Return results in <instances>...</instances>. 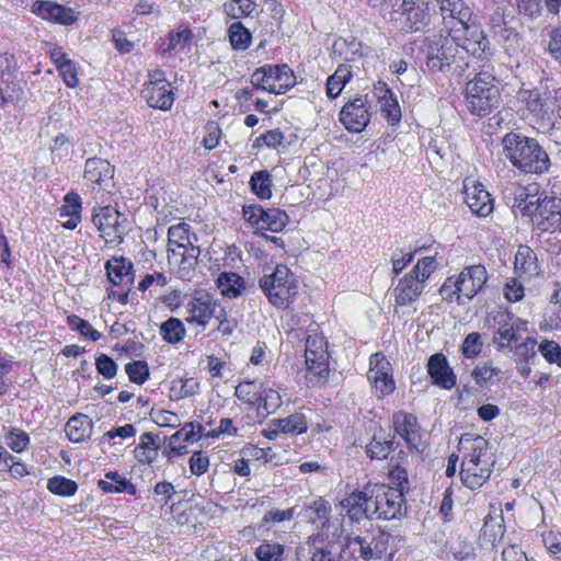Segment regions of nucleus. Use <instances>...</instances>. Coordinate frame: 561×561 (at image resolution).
Segmentation results:
<instances>
[{"mask_svg": "<svg viewBox=\"0 0 561 561\" xmlns=\"http://www.w3.org/2000/svg\"><path fill=\"white\" fill-rule=\"evenodd\" d=\"M251 188L261 199L272 196V178L268 171L254 172L250 180Z\"/></svg>", "mask_w": 561, "mask_h": 561, "instance_id": "49530a36", "label": "nucleus"}, {"mask_svg": "<svg viewBox=\"0 0 561 561\" xmlns=\"http://www.w3.org/2000/svg\"><path fill=\"white\" fill-rule=\"evenodd\" d=\"M95 367L98 373L106 379H112L117 374V364L106 354H101L96 357Z\"/></svg>", "mask_w": 561, "mask_h": 561, "instance_id": "052dcab7", "label": "nucleus"}, {"mask_svg": "<svg viewBox=\"0 0 561 561\" xmlns=\"http://www.w3.org/2000/svg\"><path fill=\"white\" fill-rule=\"evenodd\" d=\"M501 147L505 159L520 173L541 175L550 170L549 154L536 138L510 131L502 138Z\"/></svg>", "mask_w": 561, "mask_h": 561, "instance_id": "f257e3e1", "label": "nucleus"}, {"mask_svg": "<svg viewBox=\"0 0 561 561\" xmlns=\"http://www.w3.org/2000/svg\"><path fill=\"white\" fill-rule=\"evenodd\" d=\"M561 90H548L535 88L531 90H522L519 98L524 102L526 110L537 121L551 122Z\"/></svg>", "mask_w": 561, "mask_h": 561, "instance_id": "9d476101", "label": "nucleus"}, {"mask_svg": "<svg viewBox=\"0 0 561 561\" xmlns=\"http://www.w3.org/2000/svg\"><path fill=\"white\" fill-rule=\"evenodd\" d=\"M501 103L500 81L489 69L480 70L467 82L465 104L470 114L486 116L495 111Z\"/></svg>", "mask_w": 561, "mask_h": 561, "instance_id": "7ed1b4c3", "label": "nucleus"}, {"mask_svg": "<svg viewBox=\"0 0 561 561\" xmlns=\"http://www.w3.org/2000/svg\"><path fill=\"white\" fill-rule=\"evenodd\" d=\"M92 221L107 243L121 242L125 233L126 217L112 206L100 207Z\"/></svg>", "mask_w": 561, "mask_h": 561, "instance_id": "dca6fc26", "label": "nucleus"}, {"mask_svg": "<svg viewBox=\"0 0 561 561\" xmlns=\"http://www.w3.org/2000/svg\"><path fill=\"white\" fill-rule=\"evenodd\" d=\"M160 334L165 342L176 344L184 339L185 328L180 319L170 318L160 325Z\"/></svg>", "mask_w": 561, "mask_h": 561, "instance_id": "a19ab883", "label": "nucleus"}, {"mask_svg": "<svg viewBox=\"0 0 561 561\" xmlns=\"http://www.w3.org/2000/svg\"><path fill=\"white\" fill-rule=\"evenodd\" d=\"M459 449L463 454L461 481L470 490L479 489L492 473L493 460L489 442L480 435L466 433L459 439Z\"/></svg>", "mask_w": 561, "mask_h": 561, "instance_id": "f03ea898", "label": "nucleus"}, {"mask_svg": "<svg viewBox=\"0 0 561 561\" xmlns=\"http://www.w3.org/2000/svg\"><path fill=\"white\" fill-rule=\"evenodd\" d=\"M260 288L268 302L276 308H288L298 295V283L286 265H277L259 280Z\"/></svg>", "mask_w": 561, "mask_h": 561, "instance_id": "423d86ee", "label": "nucleus"}, {"mask_svg": "<svg viewBox=\"0 0 561 561\" xmlns=\"http://www.w3.org/2000/svg\"><path fill=\"white\" fill-rule=\"evenodd\" d=\"M460 287V295L467 301L471 300L485 285L488 273L483 265H470L465 267L458 275H455Z\"/></svg>", "mask_w": 561, "mask_h": 561, "instance_id": "aec40b11", "label": "nucleus"}, {"mask_svg": "<svg viewBox=\"0 0 561 561\" xmlns=\"http://www.w3.org/2000/svg\"><path fill=\"white\" fill-rule=\"evenodd\" d=\"M273 426H279L283 434L298 435L307 431V421L304 414L294 413L285 419L272 421Z\"/></svg>", "mask_w": 561, "mask_h": 561, "instance_id": "4c0bfd02", "label": "nucleus"}, {"mask_svg": "<svg viewBox=\"0 0 561 561\" xmlns=\"http://www.w3.org/2000/svg\"><path fill=\"white\" fill-rule=\"evenodd\" d=\"M32 12L44 20L61 25H70L78 19V12L73 9L53 1H35L32 5Z\"/></svg>", "mask_w": 561, "mask_h": 561, "instance_id": "412c9836", "label": "nucleus"}, {"mask_svg": "<svg viewBox=\"0 0 561 561\" xmlns=\"http://www.w3.org/2000/svg\"><path fill=\"white\" fill-rule=\"evenodd\" d=\"M426 66L435 72L446 73L450 71L455 61L453 43L444 35H432L426 37Z\"/></svg>", "mask_w": 561, "mask_h": 561, "instance_id": "4468645a", "label": "nucleus"}, {"mask_svg": "<svg viewBox=\"0 0 561 561\" xmlns=\"http://www.w3.org/2000/svg\"><path fill=\"white\" fill-rule=\"evenodd\" d=\"M442 12L443 20L451 18L459 25L471 22L472 12L462 0H437Z\"/></svg>", "mask_w": 561, "mask_h": 561, "instance_id": "c9c22d12", "label": "nucleus"}, {"mask_svg": "<svg viewBox=\"0 0 561 561\" xmlns=\"http://www.w3.org/2000/svg\"><path fill=\"white\" fill-rule=\"evenodd\" d=\"M451 41L454 44L478 60L489 56V42L483 31L474 23L467 22L459 27L453 26Z\"/></svg>", "mask_w": 561, "mask_h": 561, "instance_id": "9b49d317", "label": "nucleus"}, {"mask_svg": "<svg viewBox=\"0 0 561 561\" xmlns=\"http://www.w3.org/2000/svg\"><path fill=\"white\" fill-rule=\"evenodd\" d=\"M439 294L442 299L447 302H457L458 305H462L467 301L463 295H460V287L455 275L445 279L439 288Z\"/></svg>", "mask_w": 561, "mask_h": 561, "instance_id": "09e8293b", "label": "nucleus"}, {"mask_svg": "<svg viewBox=\"0 0 561 561\" xmlns=\"http://www.w3.org/2000/svg\"><path fill=\"white\" fill-rule=\"evenodd\" d=\"M494 328L492 342L499 351L513 350L523 332L527 331L528 322L511 312L497 311L493 316Z\"/></svg>", "mask_w": 561, "mask_h": 561, "instance_id": "1a4fd4ad", "label": "nucleus"}, {"mask_svg": "<svg viewBox=\"0 0 561 561\" xmlns=\"http://www.w3.org/2000/svg\"><path fill=\"white\" fill-rule=\"evenodd\" d=\"M190 228L188 224L180 222L168 229V261L183 275L194 270L201 254L199 247L195 244L197 236Z\"/></svg>", "mask_w": 561, "mask_h": 561, "instance_id": "20e7f679", "label": "nucleus"}, {"mask_svg": "<svg viewBox=\"0 0 561 561\" xmlns=\"http://www.w3.org/2000/svg\"><path fill=\"white\" fill-rule=\"evenodd\" d=\"M375 95L379 107L390 125H394L401 119V110L394 93L386 85L379 82L375 87Z\"/></svg>", "mask_w": 561, "mask_h": 561, "instance_id": "393cba45", "label": "nucleus"}, {"mask_svg": "<svg viewBox=\"0 0 561 561\" xmlns=\"http://www.w3.org/2000/svg\"><path fill=\"white\" fill-rule=\"evenodd\" d=\"M65 432L72 443L89 439L93 433V421L85 414L79 413L68 420Z\"/></svg>", "mask_w": 561, "mask_h": 561, "instance_id": "c756f323", "label": "nucleus"}, {"mask_svg": "<svg viewBox=\"0 0 561 561\" xmlns=\"http://www.w3.org/2000/svg\"><path fill=\"white\" fill-rule=\"evenodd\" d=\"M229 41L233 49L245 50L252 39L250 31L241 22L232 23L228 28Z\"/></svg>", "mask_w": 561, "mask_h": 561, "instance_id": "79ce46f5", "label": "nucleus"}, {"mask_svg": "<svg viewBox=\"0 0 561 561\" xmlns=\"http://www.w3.org/2000/svg\"><path fill=\"white\" fill-rule=\"evenodd\" d=\"M463 194L466 204L474 215L486 217L493 211V199L490 193L473 178L463 180Z\"/></svg>", "mask_w": 561, "mask_h": 561, "instance_id": "6ab92c4d", "label": "nucleus"}, {"mask_svg": "<svg viewBox=\"0 0 561 561\" xmlns=\"http://www.w3.org/2000/svg\"><path fill=\"white\" fill-rule=\"evenodd\" d=\"M391 375L390 363L381 353H375L369 358V370L367 378L369 381L383 379Z\"/></svg>", "mask_w": 561, "mask_h": 561, "instance_id": "a18cd8bd", "label": "nucleus"}, {"mask_svg": "<svg viewBox=\"0 0 561 561\" xmlns=\"http://www.w3.org/2000/svg\"><path fill=\"white\" fill-rule=\"evenodd\" d=\"M251 83L255 89L282 94L296 84V78L287 65H266L252 73Z\"/></svg>", "mask_w": 561, "mask_h": 561, "instance_id": "0eeeda50", "label": "nucleus"}, {"mask_svg": "<svg viewBox=\"0 0 561 561\" xmlns=\"http://www.w3.org/2000/svg\"><path fill=\"white\" fill-rule=\"evenodd\" d=\"M288 215L279 208L265 209L262 229L272 232L282 231L288 224Z\"/></svg>", "mask_w": 561, "mask_h": 561, "instance_id": "c03bdc74", "label": "nucleus"}, {"mask_svg": "<svg viewBox=\"0 0 561 561\" xmlns=\"http://www.w3.org/2000/svg\"><path fill=\"white\" fill-rule=\"evenodd\" d=\"M538 351L547 362L561 367V347L557 342L546 340L540 343Z\"/></svg>", "mask_w": 561, "mask_h": 561, "instance_id": "4d7b16f0", "label": "nucleus"}, {"mask_svg": "<svg viewBox=\"0 0 561 561\" xmlns=\"http://www.w3.org/2000/svg\"><path fill=\"white\" fill-rule=\"evenodd\" d=\"M192 38L193 34L188 28H179L176 32H171L161 48L162 55L168 56L176 49H183L191 43Z\"/></svg>", "mask_w": 561, "mask_h": 561, "instance_id": "ea45409f", "label": "nucleus"}, {"mask_svg": "<svg viewBox=\"0 0 561 561\" xmlns=\"http://www.w3.org/2000/svg\"><path fill=\"white\" fill-rule=\"evenodd\" d=\"M481 335L478 332L469 333L462 343V354L472 358L479 355L482 351Z\"/></svg>", "mask_w": 561, "mask_h": 561, "instance_id": "680f3d73", "label": "nucleus"}, {"mask_svg": "<svg viewBox=\"0 0 561 561\" xmlns=\"http://www.w3.org/2000/svg\"><path fill=\"white\" fill-rule=\"evenodd\" d=\"M260 400L267 414L275 412L282 405V396L272 388H263L260 392Z\"/></svg>", "mask_w": 561, "mask_h": 561, "instance_id": "bf43d9fd", "label": "nucleus"}, {"mask_svg": "<svg viewBox=\"0 0 561 561\" xmlns=\"http://www.w3.org/2000/svg\"><path fill=\"white\" fill-rule=\"evenodd\" d=\"M371 519H394L402 515L403 494L402 491L375 483L371 485Z\"/></svg>", "mask_w": 561, "mask_h": 561, "instance_id": "6e6552de", "label": "nucleus"}, {"mask_svg": "<svg viewBox=\"0 0 561 561\" xmlns=\"http://www.w3.org/2000/svg\"><path fill=\"white\" fill-rule=\"evenodd\" d=\"M308 375L324 379L329 375V353L325 337L317 331H310L305 350Z\"/></svg>", "mask_w": 561, "mask_h": 561, "instance_id": "ddd939ff", "label": "nucleus"}, {"mask_svg": "<svg viewBox=\"0 0 561 561\" xmlns=\"http://www.w3.org/2000/svg\"><path fill=\"white\" fill-rule=\"evenodd\" d=\"M331 505L322 499H316L310 504L299 506L297 510V517L304 520L320 526L321 529L325 528L330 522Z\"/></svg>", "mask_w": 561, "mask_h": 561, "instance_id": "b1692460", "label": "nucleus"}, {"mask_svg": "<svg viewBox=\"0 0 561 561\" xmlns=\"http://www.w3.org/2000/svg\"><path fill=\"white\" fill-rule=\"evenodd\" d=\"M433 7V0H402L400 11L396 10L392 19L397 20L396 14H400L402 26L417 32L428 24Z\"/></svg>", "mask_w": 561, "mask_h": 561, "instance_id": "f3484780", "label": "nucleus"}, {"mask_svg": "<svg viewBox=\"0 0 561 561\" xmlns=\"http://www.w3.org/2000/svg\"><path fill=\"white\" fill-rule=\"evenodd\" d=\"M105 479L98 481V486L104 493H127L135 495L137 490L130 480L126 479L117 471H107Z\"/></svg>", "mask_w": 561, "mask_h": 561, "instance_id": "72a5a7b5", "label": "nucleus"}, {"mask_svg": "<svg viewBox=\"0 0 561 561\" xmlns=\"http://www.w3.org/2000/svg\"><path fill=\"white\" fill-rule=\"evenodd\" d=\"M393 448V440L375 434L366 446V454L370 459H386Z\"/></svg>", "mask_w": 561, "mask_h": 561, "instance_id": "37998d69", "label": "nucleus"}, {"mask_svg": "<svg viewBox=\"0 0 561 561\" xmlns=\"http://www.w3.org/2000/svg\"><path fill=\"white\" fill-rule=\"evenodd\" d=\"M313 545V551L311 552V561H335V553L329 546H317L322 542V535L317 534L310 537Z\"/></svg>", "mask_w": 561, "mask_h": 561, "instance_id": "13d9d810", "label": "nucleus"}, {"mask_svg": "<svg viewBox=\"0 0 561 561\" xmlns=\"http://www.w3.org/2000/svg\"><path fill=\"white\" fill-rule=\"evenodd\" d=\"M67 323L72 331H78L81 335L91 340L92 342H96L101 337V333L93 329L90 322L81 319L78 316H69L67 318Z\"/></svg>", "mask_w": 561, "mask_h": 561, "instance_id": "8fccbe9b", "label": "nucleus"}, {"mask_svg": "<svg viewBox=\"0 0 561 561\" xmlns=\"http://www.w3.org/2000/svg\"><path fill=\"white\" fill-rule=\"evenodd\" d=\"M114 168L108 161L92 158L85 161L84 179L92 184L103 185L113 178Z\"/></svg>", "mask_w": 561, "mask_h": 561, "instance_id": "2f4dec72", "label": "nucleus"}, {"mask_svg": "<svg viewBox=\"0 0 561 561\" xmlns=\"http://www.w3.org/2000/svg\"><path fill=\"white\" fill-rule=\"evenodd\" d=\"M234 394L239 400L252 402L256 399L259 391L254 381H243L236 387Z\"/></svg>", "mask_w": 561, "mask_h": 561, "instance_id": "0e129e2a", "label": "nucleus"}, {"mask_svg": "<svg viewBox=\"0 0 561 561\" xmlns=\"http://www.w3.org/2000/svg\"><path fill=\"white\" fill-rule=\"evenodd\" d=\"M548 51L561 65V28H553L550 32Z\"/></svg>", "mask_w": 561, "mask_h": 561, "instance_id": "774afa93", "label": "nucleus"}, {"mask_svg": "<svg viewBox=\"0 0 561 561\" xmlns=\"http://www.w3.org/2000/svg\"><path fill=\"white\" fill-rule=\"evenodd\" d=\"M209 467V459L203 451L194 453L190 458V470L195 476L204 474Z\"/></svg>", "mask_w": 561, "mask_h": 561, "instance_id": "338daca9", "label": "nucleus"}, {"mask_svg": "<svg viewBox=\"0 0 561 561\" xmlns=\"http://www.w3.org/2000/svg\"><path fill=\"white\" fill-rule=\"evenodd\" d=\"M60 217H69L62 222L66 229H75L81 221V198L77 193L70 192L65 196V204L59 208Z\"/></svg>", "mask_w": 561, "mask_h": 561, "instance_id": "f704fd0d", "label": "nucleus"}, {"mask_svg": "<svg viewBox=\"0 0 561 561\" xmlns=\"http://www.w3.org/2000/svg\"><path fill=\"white\" fill-rule=\"evenodd\" d=\"M185 321L205 329L211 318L225 316V308L213 296L199 293L188 299L184 306Z\"/></svg>", "mask_w": 561, "mask_h": 561, "instance_id": "f8f14e48", "label": "nucleus"}, {"mask_svg": "<svg viewBox=\"0 0 561 561\" xmlns=\"http://www.w3.org/2000/svg\"><path fill=\"white\" fill-rule=\"evenodd\" d=\"M542 542L556 560L561 561V535L549 531L542 535Z\"/></svg>", "mask_w": 561, "mask_h": 561, "instance_id": "69168bd1", "label": "nucleus"}, {"mask_svg": "<svg viewBox=\"0 0 561 561\" xmlns=\"http://www.w3.org/2000/svg\"><path fill=\"white\" fill-rule=\"evenodd\" d=\"M438 263L435 256H425L415 266L400 277L393 287L394 311L399 308L413 306L422 296L426 280L436 271Z\"/></svg>", "mask_w": 561, "mask_h": 561, "instance_id": "39448f33", "label": "nucleus"}, {"mask_svg": "<svg viewBox=\"0 0 561 561\" xmlns=\"http://www.w3.org/2000/svg\"><path fill=\"white\" fill-rule=\"evenodd\" d=\"M129 380L136 385H144L149 378V366L145 360H133L125 366Z\"/></svg>", "mask_w": 561, "mask_h": 561, "instance_id": "603ef678", "label": "nucleus"}, {"mask_svg": "<svg viewBox=\"0 0 561 561\" xmlns=\"http://www.w3.org/2000/svg\"><path fill=\"white\" fill-rule=\"evenodd\" d=\"M283 554L284 546L278 542H263L255 550L259 561H282Z\"/></svg>", "mask_w": 561, "mask_h": 561, "instance_id": "3c124183", "label": "nucleus"}, {"mask_svg": "<svg viewBox=\"0 0 561 561\" xmlns=\"http://www.w3.org/2000/svg\"><path fill=\"white\" fill-rule=\"evenodd\" d=\"M161 440L150 432L141 434L139 444L134 449V456L139 463L151 465L159 455Z\"/></svg>", "mask_w": 561, "mask_h": 561, "instance_id": "cd10ccee", "label": "nucleus"}, {"mask_svg": "<svg viewBox=\"0 0 561 561\" xmlns=\"http://www.w3.org/2000/svg\"><path fill=\"white\" fill-rule=\"evenodd\" d=\"M175 490L172 483L168 481L158 482L153 488V494L156 496V502L162 507L168 504V502L174 495Z\"/></svg>", "mask_w": 561, "mask_h": 561, "instance_id": "e2e57ef3", "label": "nucleus"}, {"mask_svg": "<svg viewBox=\"0 0 561 561\" xmlns=\"http://www.w3.org/2000/svg\"><path fill=\"white\" fill-rule=\"evenodd\" d=\"M400 536H393L386 531H380L371 539L375 558H382L385 554L392 557L396 552L393 548L397 543L401 542Z\"/></svg>", "mask_w": 561, "mask_h": 561, "instance_id": "58836bf2", "label": "nucleus"}, {"mask_svg": "<svg viewBox=\"0 0 561 561\" xmlns=\"http://www.w3.org/2000/svg\"><path fill=\"white\" fill-rule=\"evenodd\" d=\"M352 77L351 66L345 64L340 65L334 73L327 79V95L330 99L337 98Z\"/></svg>", "mask_w": 561, "mask_h": 561, "instance_id": "e433bc0d", "label": "nucleus"}, {"mask_svg": "<svg viewBox=\"0 0 561 561\" xmlns=\"http://www.w3.org/2000/svg\"><path fill=\"white\" fill-rule=\"evenodd\" d=\"M371 483L366 484L363 490L351 493L341 501V506L347 512L353 520H359L364 516L371 519Z\"/></svg>", "mask_w": 561, "mask_h": 561, "instance_id": "4be33fe9", "label": "nucleus"}, {"mask_svg": "<svg viewBox=\"0 0 561 561\" xmlns=\"http://www.w3.org/2000/svg\"><path fill=\"white\" fill-rule=\"evenodd\" d=\"M529 216L541 232L561 231V199L556 197L536 198V206Z\"/></svg>", "mask_w": 561, "mask_h": 561, "instance_id": "2eb2a0df", "label": "nucleus"}, {"mask_svg": "<svg viewBox=\"0 0 561 561\" xmlns=\"http://www.w3.org/2000/svg\"><path fill=\"white\" fill-rule=\"evenodd\" d=\"M525 191V187H516L512 207L518 208L522 215L529 216V211H533V207L536 206V201H534L535 196H529Z\"/></svg>", "mask_w": 561, "mask_h": 561, "instance_id": "6e6d98bb", "label": "nucleus"}, {"mask_svg": "<svg viewBox=\"0 0 561 561\" xmlns=\"http://www.w3.org/2000/svg\"><path fill=\"white\" fill-rule=\"evenodd\" d=\"M514 268L519 277L525 278L537 276L540 273L537 255L530 247L525 244L518 247Z\"/></svg>", "mask_w": 561, "mask_h": 561, "instance_id": "a878e982", "label": "nucleus"}, {"mask_svg": "<svg viewBox=\"0 0 561 561\" xmlns=\"http://www.w3.org/2000/svg\"><path fill=\"white\" fill-rule=\"evenodd\" d=\"M392 423L398 435L409 445H416L419 440V425L415 416L405 412H398L393 414Z\"/></svg>", "mask_w": 561, "mask_h": 561, "instance_id": "7c9ffc66", "label": "nucleus"}, {"mask_svg": "<svg viewBox=\"0 0 561 561\" xmlns=\"http://www.w3.org/2000/svg\"><path fill=\"white\" fill-rule=\"evenodd\" d=\"M133 265L125 257H114L106 262V272L110 282L114 285H130L134 280Z\"/></svg>", "mask_w": 561, "mask_h": 561, "instance_id": "473e14b6", "label": "nucleus"}, {"mask_svg": "<svg viewBox=\"0 0 561 561\" xmlns=\"http://www.w3.org/2000/svg\"><path fill=\"white\" fill-rule=\"evenodd\" d=\"M504 534V526L501 522L496 520L492 516L485 518L484 525L481 529V536L483 539L494 545L499 541Z\"/></svg>", "mask_w": 561, "mask_h": 561, "instance_id": "864d4df0", "label": "nucleus"}, {"mask_svg": "<svg viewBox=\"0 0 561 561\" xmlns=\"http://www.w3.org/2000/svg\"><path fill=\"white\" fill-rule=\"evenodd\" d=\"M216 286L222 297L237 299L247 289V283L242 276L234 272H222L217 276Z\"/></svg>", "mask_w": 561, "mask_h": 561, "instance_id": "bb28decb", "label": "nucleus"}, {"mask_svg": "<svg viewBox=\"0 0 561 561\" xmlns=\"http://www.w3.org/2000/svg\"><path fill=\"white\" fill-rule=\"evenodd\" d=\"M5 443L14 453H22L30 443V436L20 428H13L5 434Z\"/></svg>", "mask_w": 561, "mask_h": 561, "instance_id": "5fc2aeb1", "label": "nucleus"}, {"mask_svg": "<svg viewBox=\"0 0 561 561\" xmlns=\"http://www.w3.org/2000/svg\"><path fill=\"white\" fill-rule=\"evenodd\" d=\"M47 489L53 494L59 496H71L78 490V484L68 478L56 476L48 480Z\"/></svg>", "mask_w": 561, "mask_h": 561, "instance_id": "de8ad7c7", "label": "nucleus"}, {"mask_svg": "<svg viewBox=\"0 0 561 561\" xmlns=\"http://www.w3.org/2000/svg\"><path fill=\"white\" fill-rule=\"evenodd\" d=\"M370 102L367 95L351 99L340 112V121L352 133H360L370 122Z\"/></svg>", "mask_w": 561, "mask_h": 561, "instance_id": "a211bd4d", "label": "nucleus"}, {"mask_svg": "<svg viewBox=\"0 0 561 561\" xmlns=\"http://www.w3.org/2000/svg\"><path fill=\"white\" fill-rule=\"evenodd\" d=\"M142 94L150 107L162 111L170 110L174 102L170 83H162V85H145Z\"/></svg>", "mask_w": 561, "mask_h": 561, "instance_id": "c85d7f7f", "label": "nucleus"}, {"mask_svg": "<svg viewBox=\"0 0 561 561\" xmlns=\"http://www.w3.org/2000/svg\"><path fill=\"white\" fill-rule=\"evenodd\" d=\"M427 371L433 383L443 389H451L456 385V376L449 367L446 356L442 353H436L430 357Z\"/></svg>", "mask_w": 561, "mask_h": 561, "instance_id": "5701e85b", "label": "nucleus"}]
</instances>
